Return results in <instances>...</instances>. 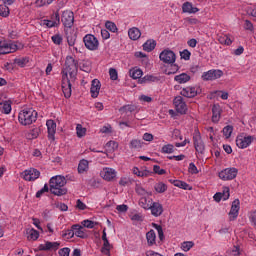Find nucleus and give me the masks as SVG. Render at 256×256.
<instances>
[{"instance_id": "f257e3e1", "label": "nucleus", "mask_w": 256, "mask_h": 256, "mask_svg": "<svg viewBox=\"0 0 256 256\" xmlns=\"http://www.w3.org/2000/svg\"><path fill=\"white\" fill-rule=\"evenodd\" d=\"M50 185V192L52 195H56L57 197H63V195H67V188H65V185H67V180L61 176H54L49 181Z\"/></svg>"}, {"instance_id": "f03ea898", "label": "nucleus", "mask_w": 256, "mask_h": 256, "mask_svg": "<svg viewBox=\"0 0 256 256\" xmlns=\"http://www.w3.org/2000/svg\"><path fill=\"white\" fill-rule=\"evenodd\" d=\"M18 121L21 125H33L37 121V111L33 109H24L18 115Z\"/></svg>"}, {"instance_id": "7ed1b4c3", "label": "nucleus", "mask_w": 256, "mask_h": 256, "mask_svg": "<svg viewBox=\"0 0 256 256\" xmlns=\"http://www.w3.org/2000/svg\"><path fill=\"white\" fill-rule=\"evenodd\" d=\"M77 70V60H75L73 56H67L65 61V70L63 71V73H65L64 77L67 78V74H69L71 79H75Z\"/></svg>"}, {"instance_id": "20e7f679", "label": "nucleus", "mask_w": 256, "mask_h": 256, "mask_svg": "<svg viewBox=\"0 0 256 256\" xmlns=\"http://www.w3.org/2000/svg\"><path fill=\"white\" fill-rule=\"evenodd\" d=\"M159 59L165 65H173L175 63V61H177V55H175V52H173L170 49H164L159 54Z\"/></svg>"}, {"instance_id": "39448f33", "label": "nucleus", "mask_w": 256, "mask_h": 256, "mask_svg": "<svg viewBox=\"0 0 256 256\" xmlns=\"http://www.w3.org/2000/svg\"><path fill=\"white\" fill-rule=\"evenodd\" d=\"M83 43L89 51H97L99 49V40L93 34H86Z\"/></svg>"}, {"instance_id": "423d86ee", "label": "nucleus", "mask_w": 256, "mask_h": 256, "mask_svg": "<svg viewBox=\"0 0 256 256\" xmlns=\"http://www.w3.org/2000/svg\"><path fill=\"white\" fill-rule=\"evenodd\" d=\"M193 143L195 151L203 155V153H205V143L203 142L201 133L198 130H195L193 133Z\"/></svg>"}, {"instance_id": "0eeeda50", "label": "nucleus", "mask_w": 256, "mask_h": 256, "mask_svg": "<svg viewBox=\"0 0 256 256\" xmlns=\"http://www.w3.org/2000/svg\"><path fill=\"white\" fill-rule=\"evenodd\" d=\"M173 105L177 113H180V115H187V103L185 102V99L182 96H176L173 100Z\"/></svg>"}, {"instance_id": "6e6552de", "label": "nucleus", "mask_w": 256, "mask_h": 256, "mask_svg": "<svg viewBox=\"0 0 256 256\" xmlns=\"http://www.w3.org/2000/svg\"><path fill=\"white\" fill-rule=\"evenodd\" d=\"M238 173H239V170L235 167L226 168L221 172H219V178L222 179V181H233V179L237 177Z\"/></svg>"}, {"instance_id": "1a4fd4ad", "label": "nucleus", "mask_w": 256, "mask_h": 256, "mask_svg": "<svg viewBox=\"0 0 256 256\" xmlns=\"http://www.w3.org/2000/svg\"><path fill=\"white\" fill-rule=\"evenodd\" d=\"M200 93L201 88L197 86H187L180 91V95H182V97H186L187 99H193L197 97V95H200Z\"/></svg>"}, {"instance_id": "9d476101", "label": "nucleus", "mask_w": 256, "mask_h": 256, "mask_svg": "<svg viewBox=\"0 0 256 256\" xmlns=\"http://www.w3.org/2000/svg\"><path fill=\"white\" fill-rule=\"evenodd\" d=\"M223 75L222 70L219 69H211L207 72H204L201 76L202 81H216V79H221Z\"/></svg>"}, {"instance_id": "9b49d317", "label": "nucleus", "mask_w": 256, "mask_h": 256, "mask_svg": "<svg viewBox=\"0 0 256 256\" xmlns=\"http://www.w3.org/2000/svg\"><path fill=\"white\" fill-rule=\"evenodd\" d=\"M61 21L67 29H71L73 27V24L75 23V14H73L70 10H65L62 13Z\"/></svg>"}, {"instance_id": "f8f14e48", "label": "nucleus", "mask_w": 256, "mask_h": 256, "mask_svg": "<svg viewBox=\"0 0 256 256\" xmlns=\"http://www.w3.org/2000/svg\"><path fill=\"white\" fill-rule=\"evenodd\" d=\"M17 50V44L8 42L7 40H0V55H7L9 53H15Z\"/></svg>"}, {"instance_id": "ddd939ff", "label": "nucleus", "mask_w": 256, "mask_h": 256, "mask_svg": "<svg viewBox=\"0 0 256 256\" xmlns=\"http://www.w3.org/2000/svg\"><path fill=\"white\" fill-rule=\"evenodd\" d=\"M24 181H37L41 177V172L35 168L24 170L21 174Z\"/></svg>"}, {"instance_id": "4468645a", "label": "nucleus", "mask_w": 256, "mask_h": 256, "mask_svg": "<svg viewBox=\"0 0 256 256\" xmlns=\"http://www.w3.org/2000/svg\"><path fill=\"white\" fill-rule=\"evenodd\" d=\"M253 141H255V137L253 136L239 135L236 138V145L239 147V149H247V147H249Z\"/></svg>"}, {"instance_id": "2eb2a0df", "label": "nucleus", "mask_w": 256, "mask_h": 256, "mask_svg": "<svg viewBox=\"0 0 256 256\" xmlns=\"http://www.w3.org/2000/svg\"><path fill=\"white\" fill-rule=\"evenodd\" d=\"M241 209V202L239 199H235L232 202V206L229 212V221H235L239 217V210Z\"/></svg>"}, {"instance_id": "dca6fc26", "label": "nucleus", "mask_w": 256, "mask_h": 256, "mask_svg": "<svg viewBox=\"0 0 256 256\" xmlns=\"http://www.w3.org/2000/svg\"><path fill=\"white\" fill-rule=\"evenodd\" d=\"M100 176L104 181H112L117 177V171L110 167H105L101 170Z\"/></svg>"}, {"instance_id": "f3484780", "label": "nucleus", "mask_w": 256, "mask_h": 256, "mask_svg": "<svg viewBox=\"0 0 256 256\" xmlns=\"http://www.w3.org/2000/svg\"><path fill=\"white\" fill-rule=\"evenodd\" d=\"M46 127L48 131V139L50 141H55V133H57V123L54 120H47Z\"/></svg>"}, {"instance_id": "a211bd4d", "label": "nucleus", "mask_w": 256, "mask_h": 256, "mask_svg": "<svg viewBox=\"0 0 256 256\" xmlns=\"http://www.w3.org/2000/svg\"><path fill=\"white\" fill-rule=\"evenodd\" d=\"M61 243L46 241L45 244H40L38 246V251H57Z\"/></svg>"}, {"instance_id": "6ab92c4d", "label": "nucleus", "mask_w": 256, "mask_h": 256, "mask_svg": "<svg viewBox=\"0 0 256 256\" xmlns=\"http://www.w3.org/2000/svg\"><path fill=\"white\" fill-rule=\"evenodd\" d=\"M149 209L153 217H161L163 215V205L159 202H152Z\"/></svg>"}, {"instance_id": "aec40b11", "label": "nucleus", "mask_w": 256, "mask_h": 256, "mask_svg": "<svg viewBox=\"0 0 256 256\" xmlns=\"http://www.w3.org/2000/svg\"><path fill=\"white\" fill-rule=\"evenodd\" d=\"M62 91L66 99H69L71 97V81L69 80V78H65V76H63L62 78Z\"/></svg>"}, {"instance_id": "412c9836", "label": "nucleus", "mask_w": 256, "mask_h": 256, "mask_svg": "<svg viewBox=\"0 0 256 256\" xmlns=\"http://www.w3.org/2000/svg\"><path fill=\"white\" fill-rule=\"evenodd\" d=\"M99 91H101V82L98 79L92 80L90 88L91 97L97 99V97H99Z\"/></svg>"}, {"instance_id": "4be33fe9", "label": "nucleus", "mask_w": 256, "mask_h": 256, "mask_svg": "<svg viewBox=\"0 0 256 256\" xmlns=\"http://www.w3.org/2000/svg\"><path fill=\"white\" fill-rule=\"evenodd\" d=\"M221 113H223L221 106L219 104H214L212 107V123L221 121Z\"/></svg>"}, {"instance_id": "5701e85b", "label": "nucleus", "mask_w": 256, "mask_h": 256, "mask_svg": "<svg viewBox=\"0 0 256 256\" xmlns=\"http://www.w3.org/2000/svg\"><path fill=\"white\" fill-rule=\"evenodd\" d=\"M146 239L149 247H153V245H156L157 243V234L155 233V230L151 229L146 233Z\"/></svg>"}, {"instance_id": "b1692460", "label": "nucleus", "mask_w": 256, "mask_h": 256, "mask_svg": "<svg viewBox=\"0 0 256 256\" xmlns=\"http://www.w3.org/2000/svg\"><path fill=\"white\" fill-rule=\"evenodd\" d=\"M182 11L184 13L195 14V13H199V8L193 7V3L191 2H185L182 5Z\"/></svg>"}, {"instance_id": "393cba45", "label": "nucleus", "mask_w": 256, "mask_h": 256, "mask_svg": "<svg viewBox=\"0 0 256 256\" xmlns=\"http://www.w3.org/2000/svg\"><path fill=\"white\" fill-rule=\"evenodd\" d=\"M72 229L74 230V235L76 237H80V239H85V237H87V234L83 230V226L79 224H74L72 225Z\"/></svg>"}, {"instance_id": "a878e982", "label": "nucleus", "mask_w": 256, "mask_h": 256, "mask_svg": "<svg viewBox=\"0 0 256 256\" xmlns=\"http://www.w3.org/2000/svg\"><path fill=\"white\" fill-rule=\"evenodd\" d=\"M128 36L132 41H137L141 37V30L137 27L130 28L128 30Z\"/></svg>"}, {"instance_id": "bb28decb", "label": "nucleus", "mask_w": 256, "mask_h": 256, "mask_svg": "<svg viewBox=\"0 0 256 256\" xmlns=\"http://www.w3.org/2000/svg\"><path fill=\"white\" fill-rule=\"evenodd\" d=\"M170 182L173 183L174 187H179V189H184L185 191H191L193 189V187L181 180H170Z\"/></svg>"}, {"instance_id": "cd10ccee", "label": "nucleus", "mask_w": 256, "mask_h": 256, "mask_svg": "<svg viewBox=\"0 0 256 256\" xmlns=\"http://www.w3.org/2000/svg\"><path fill=\"white\" fill-rule=\"evenodd\" d=\"M87 171H89V161L85 159L80 160L78 164V173L81 175L87 173Z\"/></svg>"}, {"instance_id": "c85d7f7f", "label": "nucleus", "mask_w": 256, "mask_h": 256, "mask_svg": "<svg viewBox=\"0 0 256 256\" xmlns=\"http://www.w3.org/2000/svg\"><path fill=\"white\" fill-rule=\"evenodd\" d=\"M134 57H136L137 59H141V63L145 67L149 65V57H147V54L141 51H138V52H135Z\"/></svg>"}, {"instance_id": "c756f323", "label": "nucleus", "mask_w": 256, "mask_h": 256, "mask_svg": "<svg viewBox=\"0 0 256 256\" xmlns=\"http://www.w3.org/2000/svg\"><path fill=\"white\" fill-rule=\"evenodd\" d=\"M174 80L177 81V83L183 84L191 81V76H189V74L187 73H182V74L176 75L174 77Z\"/></svg>"}, {"instance_id": "7c9ffc66", "label": "nucleus", "mask_w": 256, "mask_h": 256, "mask_svg": "<svg viewBox=\"0 0 256 256\" xmlns=\"http://www.w3.org/2000/svg\"><path fill=\"white\" fill-rule=\"evenodd\" d=\"M155 47H157V42H155V40H147L143 44V50L147 51V53H151Z\"/></svg>"}, {"instance_id": "2f4dec72", "label": "nucleus", "mask_w": 256, "mask_h": 256, "mask_svg": "<svg viewBox=\"0 0 256 256\" xmlns=\"http://www.w3.org/2000/svg\"><path fill=\"white\" fill-rule=\"evenodd\" d=\"M153 203V200L147 199V197H142L139 200V205L142 207V209H145L146 211H149V208L151 207V204Z\"/></svg>"}, {"instance_id": "473e14b6", "label": "nucleus", "mask_w": 256, "mask_h": 256, "mask_svg": "<svg viewBox=\"0 0 256 256\" xmlns=\"http://www.w3.org/2000/svg\"><path fill=\"white\" fill-rule=\"evenodd\" d=\"M27 239L28 241H37L39 239V231L35 229L27 230Z\"/></svg>"}, {"instance_id": "72a5a7b5", "label": "nucleus", "mask_w": 256, "mask_h": 256, "mask_svg": "<svg viewBox=\"0 0 256 256\" xmlns=\"http://www.w3.org/2000/svg\"><path fill=\"white\" fill-rule=\"evenodd\" d=\"M129 73L132 79H141V77H143V70L139 68H133L129 71Z\"/></svg>"}, {"instance_id": "f704fd0d", "label": "nucleus", "mask_w": 256, "mask_h": 256, "mask_svg": "<svg viewBox=\"0 0 256 256\" xmlns=\"http://www.w3.org/2000/svg\"><path fill=\"white\" fill-rule=\"evenodd\" d=\"M132 171H133L134 175H137V177H149V175H151V173H153V172H151L149 170L141 171L137 167H134Z\"/></svg>"}, {"instance_id": "c9c22d12", "label": "nucleus", "mask_w": 256, "mask_h": 256, "mask_svg": "<svg viewBox=\"0 0 256 256\" xmlns=\"http://www.w3.org/2000/svg\"><path fill=\"white\" fill-rule=\"evenodd\" d=\"M143 147V141L138 139H133L130 141V149H135L136 151H139Z\"/></svg>"}, {"instance_id": "e433bc0d", "label": "nucleus", "mask_w": 256, "mask_h": 256, "mask_svg": "<svg viewBox=\"0 0 256 256\" xmlns=\"http://www.w3.org/2000/svg\"><path fill=\"white\" fill-rule=\"evenodd\" d=\"M161 153L171 155V153H175V146L173 144H166L161 148Z\"/></svg>"}, {"instance_id": "4c0bfd02", "label": "nucleus", "mask_w": 256, "mask_h": 256, "mask_svg": "<svg viewBox=\"0 0 256 256\" xmlns=\"http://www.w3.org/2000/svg\"><path fill=\"white\" fill-rule=\"evenodd\" d=\"M120 113H133L134 111H137V106L135 105H125V106H122L120 109H119Z\"/></svg>"}, {"instance_id": "58836bf2", "label": "nucleus", "mask_w": 256, "mask_h": 256, "mask_svg": "<svg viewBox=\"0 0 256 256\" xmlns=\"http://www.w3.org/2000/svg\"><path fill=\"white\" fill-rule=\"evenodd\" d=\"M154 190L156 193H165V191H167V184L158 182L154 185Z\"/></svg>"}, {"instance_id": "ea45409f", "label": "nucleus", "mask_w": 256, "mask_h": 256, "mask_svg": "<svg viewBox=\"0 0 256 256\" xmlns=\"http://www.w3.org/2000/svg\"><path fill=\"white\" fill-rule=\"evenodd\" d=\"M139 81L140 83H155V81H159V78L154 75H146Z\"/></svg>"}, {"instance_id": "a19ab883", "label": "nucleus", "mask_w": 256, "mask_h": 256, "mask_svg": "<svg viewBox=\"0 0 256 256\" xmlns=\"http://www.w3.org/2000/svg\"><path fill=\"white\" fill-rule=\"evenodd\" d=\"M152 227L158 231V237L160 241H163L165 239V234L163 233V227L159 224L152 223Z\"/></svg>"}, {"instance_id": "79ce46f5", "label": "nucleus", "mask_w": 256, "mask_h": 256, "mask_svg": "<svg viewBox=\"0 0 256 256\" xmlns=\"http://www.w3.org/2000/svg\"><path fill=\"white\" fill-rule=\"evenodd\" d=\"M14 63L18 65V67H25V65L29 63V57L16 58Z\"/></svg>"}, {"instance_id": "37998d69", "label": "nucleus", "mask_w": 256, "mask_h": 256, "mask_svg": "<svg viewBox=\"0 0 256 256\" xmlns=\"http://www.w3.org/2000/svg\"><path fill=\"white\" fill-rule=\"evenodd\" d=\"M195 246V243L193 241H186V242H183L181 244V249L182 251H191V249H193V247Z\"/></svg>"}, {"instance_id": "c03bdc74", "label": "nucleus", "mask_w": 256, "mask_h": 256, "mask_svg": "<svg viewBox=\"0 0 256 256\" xmlns=\"http://www.w3.org/2000/svg\"><path fill=\"white\" fill-rule=\"evenodd\" d=\"M81 71H84L85 73H91V62L90 61H83L80 64Z\"/></svg>"}, {"instance_id": "a18cd8bd", "label": "nucleus", "mask_w": 256, "mask_h": 256, "mask_svg": "<svg viewBox=\"0 0 256 256\" xmlns=\"http://www.w3.org/2000/svg\"><path fill=\"white\" fill-rule=\"evenodd\" d=\"M222 133L226 139H229L233 133V126L227 125L223 128Z\"/></svg>"}, {"instance_id": "49530a36", "label": "nucleus", "mask_w": 256, "mask_h": 256, "mask_svg": "<svg viewBox=\"0 0 256 256\" xmlns=\"http://www.w3.org/2000/svg\"><path fill=\"white\" fill-rule=\"evenodd\" d=\"M218 41L221 45H231V43H233V41L231 40V38H229V36L224 35V36H219L218 37Z\"/></svg>"}, {"instance_id": "de8ad7c7", "label": "nucleus", "mask_w": 256, "mask_h": 256, "mask_svg": "<svg viewBox=\"0 0 256 256\" xmlns=\"http://www.w3.org/2000/svg\"><path fill=\"white\" fill-rule=\"evenodd\" d=\"M1 105H2L0 107L1 113H4L5 115H9V113H11V104H9V102H5Z\"/></svg>"}, {"instance_id": "09e8293b", "label": "nucleus", "mask_w": 256, "mask_h": 256, "mask_svg": "<svg viewBox=\"0 0 256 256\" xmlns=\"http://www.w3.org/2000/svg\"><path fill=\"white\" fill-rule=\"evenodd\" d=\"M105 27L108 31H111V33H117V31H118L117 25L114 22H111V21H107L105 23Z\"/></svg>"}, {"instance_id": "8fccbe9b", "label": "nucleus", "mask_w": 256, "mask_h": 256, "mask_svg": "<svg viewBox=\"0 0 256 256\" xmlns=\"http://www.w3.org/2000/svg\"><path fill=\"white\" fill-rule=\"evenodd\" d=\"M9 7L7 5H0V17H9Z\"/></svg>"}, {"instance_id": "3c124183", "label": "nucleus", "mask_w": 256, "mask_h": 256, "mask_svg": "<svg viewBox=\"0 0 256 256\" xmlns=\"http://www.w3.org/2000/svg\"><path fill=\"white\" fill-rule=\"evenodd\" d=\"M55 0H36L35 5L36 7H45L47 5H51Z\"/></svg>"}, {"instance_id": "603ef678", "label": "nucleus", "mask_w": 256, "mask_h": 256, "mask_svg": "<svg viewBox=\"0 0 256 256\" xmlns=\"http://www.w3.org/2000/svg\"><path fill=\"white\" fill-rule=\"evenodd\" d=\"M83 227H86L87 229H94L95 225H97V222L92 220H84L82 221Z\"/></svg>"}, {"instance_id": "864d4df0", "label": "nucleus", "mask_w": 256, "mask_h": 256, "mask_svg": "<svg viewBox=\"0 0 256 256\" xmlns=\"http://www.w3.org/2000/svg\"><path fill=\"white\" fill-rule=\"evenodd\" d=\"M44 193H49V185L45 184L42 189L36 192V198L41 199Z\"/></svg>"}, {"instance_id": "5fc2aeb1", "label": "nucleus", "mask_w": 256, "mask_h": 256, "mask_svg": "<svg viewBox=\"0 0 256 256\" xmlns=\"http://www.w3.org/2000/svg\"><path fill=\"white\" fill-rule=\"evenodd\" d=\"M77 137H84L85 133H87V129L83 128L82 125L78 124L76 126Z\"/></svg>"}, {"instance_id": "6e6d98bb", "label": "nucleus", "mask_w": 256, "mask_h": 256, "mask_svg": "<svg viewBox=\"0 0 256 256\" xmlns=\"http://www.w3.org/2000/svg\"><path fill=\"white\" fill-rule=\"evenodd\" d=\"M40 130L38 128H34L28 133V139H37L39 137Z\"/></svg>"}, {"instance_id": "4d7b16f0", "label": "nucleus", "mask_w": 256, "mask_h": 256, "mask_svg": "<svg viewBox=\"0 0 256 256\" xmlns=\"http://www.w3.org/2000/svg\"><path fill=\"white\" fill-rule=\"evenodd\" d=\"M76 41H77V35L76 34L67 36V43H68L69 47H73L75 45Z\"/></svg>"}, {"instance_id": "13d9d810", "label": "nucleus", "mask_w": 256, "mask_h": 256, "mask_svg": "<svg viewBox=\"0 0 256 256\" xmlns=\"http://www.w3.org/2000/svg\"><path fill=\"white\" fill-rule=\"evenodd\" d=\"M181 59H184V61H189L191 59V52L187 49L180 52Z\"/></svg>"}, {"instance_id": "bf43d9fd", "label": "nucleus", "mask_w": 256, "mask_h": 256, "mask_svg": "<svg viewBox=\"0 0 256 256\" xmlns=\"http://www.w3.org/2000/svg\"><path fill=\"white\" fill-rule=\"evenodd\" d=\"M51 19L58 27L61 25V16L58 11L51 16Z\"/></svg>"}, {"instance_id": "052dcab7", "label": "nucleus", "mask_w": 256, "mask_h": 256, "mask_svg": "<svg viewBox=\"0 0 256 256\" xmlns=\"http://www.w3.org/2000/svg\"><path fill=\"white\" fill-rule=\"evenodd\" d=\"M135 191L137 195H141L142 197H145V195H147V190H145V188H143L141 185H136Z\"/></svg>"}, {"instance_id": "680f3d73", "label": "nucleus", "mask_w": 256, "mask_h": 256, "mask_svg": "<svg viewBox=\"0 0 256 256\" xmlns=\"http://www.w3.org/2000/svg\"><path fill=\"white\" fill-rule=\"evenodd\" d=\"M153 171L156 173V175H165V173H167V170L162 169L159 165H154Z\"/></svg>"}, {"instance_id": "e2e57ef3", "label": "nucleus", "mask_w": 256, "mask_h": 256, "mask_svg": "<svg viewBox=\"0 0 256 256\" xmlns=\"http://www.w3.org/2000/svg\"><path fill=\"white\" fill-rule=\"evenodd\" d=\"M109 75L112 81H117V79H119V75L117 74V70L115 68L109 69Z\"/></svg>"}, {"instance_id": "0e129e2a", "label": "nucleus", "mask_w": 256, "mask_h": 256, "mask_svg": "<svg viewBox=\"0 0 256 256\" xmlns=\"http://www.w3.org/2000/svg\"><path fill=\"white\" fill-rule=\"evenodd\" d=\"M52 41L55 45H61L63 43V37L60 34L52 36Z\"/></svg>"}, {"instance_id": "69168bd1", "label": "nucleus", "mask_w": 256, "mask_h": 256, "mask_svg": "<svg viewBox=\"0 0 256 256\" xmlns=\"http://www.w3.org/2000/svg\"><path fill=\"white\" fill-rule=\"evenodd\" d=\"M231 194L229 193V187H223V192H222V199L223 201H227Z\"/></svg>"}, {"instance_id": "338daca9", "label": "nucleus", "mask_w": 256, "mask_h": 256, "mask_svg": "<svg viewBox=\"0 0 256 256\" xmlns=\"http://www.w3.org/2000/svg\"><path fill=\"white\" fill-rule=\"evenodd\" d=\"M69 253H71V249H69L68 247L62 248L58 251V255L60 256H69Z\"/></svg>"}, {"instance_id": "774afa93", "label": "nucleus", "mask_w": 256, "mask_h": 256, "mask_svg": "<svg viewBox=\"0 0 256 256\" xmlns=\"http://www.w3.org/2000/svg\"><path fill=\"white\" fill-rule=\"evenodd\" d=\"M240 252H239V247L238 246H234L233 249L229 252V256H239Z\"/></svg>"}]
</instances>
